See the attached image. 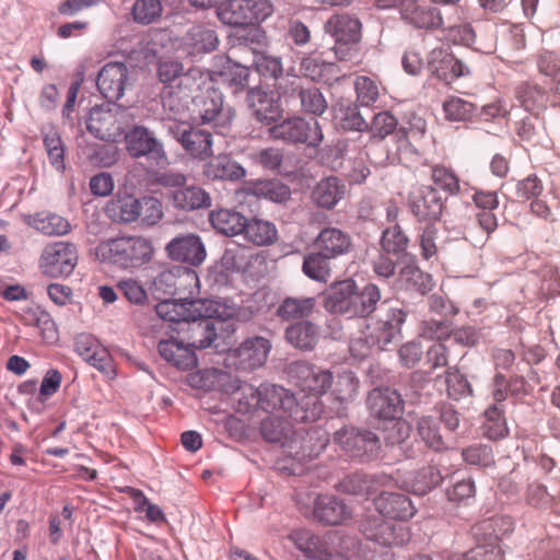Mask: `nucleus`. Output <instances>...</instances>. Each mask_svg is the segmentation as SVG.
Here are the masks:
<instances>
[{"mask_svg":"<svg viewBox=\"0 0 560 560\" xmlns=\"http://www.w3.org/2000/svg\"><path fill=\"white\" fill-rule=\"evenodd\" d=\"M293 420L283 415H269L260 424V433L268 442H280L284 452L299 460L317 456L327 445V438L318 431H307L304 435L292 430Z\"/></svg>","mask_w":560,"mask_h":560,"instance_id":"obj_1","label":"nucleus"},{"mask_svg":"<svg viewBox=\"0 0 560 560\" xmlns=\"http://www.w3.org/2000/svg\"><path fill=\"white\" fill-rule=\"evenodd\" d=\"M259 409L270 415H283L296 423L314 422L324 412V406L316 397L296 399L282 386L261 385Z\"/></svg>","mask_w":560,"mask_h":560,"instance_id":"obj_2","label":"nucleus"},{"mask_svg":"<svg viewBox=\"0 0 560 560\" xmlns=\"http://www.w3.org/2000/svg\"><path fill=\"white\" fill-rule=\"evenodd\" d=\"M153 253L151 241L135 235L112 238L100 243L95 248L98 259L120 269H137L148 264Z\"/></svg>","mask_w":560,"mask_h":560,"instance_id":"obj_3","label":"nucleus"},{"mask_svg":"<svg viewBox=\"0 0 560 560\" xmlns=\"http://www.w3.org/2000/svg\"><path fill=\"white\" fill-rule=\"evenodd\" d=\"M177 334L184 332L182 338L186 347L194 352L196 349L210 347L217 339H225L235 331V323L213 317L211 312L202 310V315L188 320L182 328H174Z\"/></svg>","mask_w":560,"mask_h":560,"instance_id":"obj_4","label":"nucleus"},{"mask_svg":"<svg viewBox=\"0 0 560 560\" xmlns=\"http://www.w3.org/2000/svg\"><path fill=\"white\" fill-rule=\"evenodd\" d=\"M270 0H228L218 9V18L233 27L256 26L273 14Z\"/></svg>","mask_w":560,"mask_h":560,"instance_id":"obj_5","label":"nucleus"},{"mask_svg":"<svg viewBox=\"0 0 560 560\" xmlns=\"http://www.w3.org/2000/svg\"><path fill=\"white\" fill-rule=\"evenodd\" d=\"M324 30L334 38L332 49L339 60H350L355 56L361 40L359 19L347 13L332 14L325 23Z\"/></svg>","mask_w":560,"mask_h":560,"instance_id":"obj_6","label":"nucleus"},{"mask_svg":"<svg viewBox=\"0 0 560 560\" xmlns=\"http://www.w3.org/2000/svg\"><path fill=\"white\" fill-rule=\"evenodd\" d=\"M78 249L69 242L47 244L38 260L40 272L49 278H67L78 265Z\"/></svg>","mask_w":560,"mask_h":560,"instance_id":"obj_7","label":"nucleus"},{"mask_svg":"<svg viewBox=\"0 0 560 560\" xmlns=\"http://www.w3.org/2000/svg\"><path fill=\"white\" fill-rule=\"evenodd\" d=\"M271 350L270 341L265 337H250L237 348L229 350L225 354V365L235 370L250 372L261 368Z\"/></svg>","mask_w":560,"mask_h":560,"instance_id":"obj_8","label":"nucleus"},{"mask_svg":"<svg viewBox=\"0 0 560 560\" xmlns=\"http://www.w3.org/2000/svg\"><path fill=\"white\" fill-rule=\"evenodd\" d=\"M406 317V312L400 307L383 306L377 319L366 326V341L377 350L385 349L399 336Z\"/></svg>","mask_w":560,"mask_h":560,"instance_id":"obj_9","label":"nucleus"},{"mask_svg":"<svg viewBox=\"0 0 560 560\" xmlns=\"http://www.w3.org/2000/svg\"><path fill=\"white\" fill-rule=\"evenodd\" d=\"M334 442L350 457L361 460L374 458L381 447L375 433L353 427H345L334 434Z\"/></svg>","mask_w":560,"mask_h":560,"instance_id":"obj_10","label":"nucleus"},{"mask_svg":"<svg viewBox=\"0 0 560 560\" xmlns=\"http://www.w3.org/2000/svg\"><path fill=\"white\" fill-rule=\"evenodd\" d=\"M291 375L295 378L296 386L304 393L299 399L316 397L327 393L332 386L334 374L305 361H299L291 365Z\"/></svg>","mask_w":560,"mask_h":560,"instance_id":"obj_11","label":"nucleus"},{"mask_svg":"<svg viewBox=\"0 0 560 560\" xmlns=\"http://www.w3.org/2000/svg\"><path fill=\"white\" fill-rule=\"evenodd\" d=\"M273 138L291 143H304L308 147H319L324 140L322 127L316 119L310 121L301 118H290L271 128Z\"/></svg>","mask_w":560,"mask_h":560,"instance_id":"obj_12","label":"nucleus"},{"mask_svg":"<svg viewBox=\"0 0 560 560\" xmlns=\"http://www.w3.org/2000/svg\"><path fill=\"white\" fill-rule=\"evenodd\" d=\"M366 539L381 546H401L409 541L410 533L406 525L385 521L381 515L366 517L360 525Z\"/></svg>","mask_w":560,"mask_h":560,"instance_id":"obj_13","label":"nucleus"},{"mask_svg":"<svg viewBox=\"0 0 560 560\" xmlns=\"http://www.w3.org/2000/svg\"><path fill=\"white\" fill-rule=\"evenodd\" d=\"M74 351L105 377L108 380L115 378L116 366L114 359L94 336L85 332L79 334L74 338Z\"/></svg>","mask_w":560,"mask_h":560,"instance_id":"obj_14","label":"nucleus"},{"mask_svg":"<svg viewBox=\"0 0 560 560\" xmlns=\"http://www.w3.org/2000/svg\"><path fill=\"white\" fill-rule=\"evenodd\" d=\"M126 149L133 158L148 156L156 164L167 161L163 144L151 131L142 126H135L125 136Z\"/></svg>","mask_w":560,"mask_h":560,"instance_id":"obj_15","label":"nucleus"},{"mask_svg":"<svg viewBox=\"0 0 560 560\" xmlns=\"http://www.w3.org/2000/svg\"><path fill=\"white\" fill-rule=\"evenodd\" d=\"M409 208L419 221H438L444 209L440 192L430 185L413 188L408 198Z\"/></svg>","mask_w":560,"mask_h":560,"instance_id":"obj_16","label":"nucleus"},{"mask_svg":"<svg viewBox=\"0 0 560 560\" xmlns=\"http://www.w3.org/2000/svg\"><path fill=\"white\" fill-rule=\"evenodd\" d=\"M170 131L191 158L202 161L212 155V139L209 131L186 124L174 125L170 127Z\"/></svg>","mask_w":560,"mask_h":560,"instance_id":"obj_17","label":"nucleus"},{"mask_svg":"<svg viewBox=\"0 0 560 560\" xmlns=\"http://www.w3.org/2000/svg\"><path fill=\"white\" fill-rule=\"evenodd\" d=\"M165 250L172 260L195 267L201 265L207 256L200 236L194 233L177 235L167 243Z\"/></svg>","mask_w":560,"mask_h":560,"instance_id":"obj_18","label":"nucleus"},{"mask_svg":"<svg viewBox=\"0 0 560 560\" xmlns=\"http://www.w3.org/2000/svg\"><path fill=\"white\" fill-rule=\"evenodd\" d=\"M313 517L325 525H343L352 518L351 508L341 499L331 494H319L314 500Z\"/></svg>","mask_w":560,"mask_h":560,"instance_id":"obj_19","label":"nucleus"},{"mask_svg":"<svg viewBox=\"0 0 560 560\" xmlns=\"http://www.w3.org/2000/svg\"><path fill=\"white\" fill-rule=\"evenodd\" d=\"M128 80V68L124 62H108L98 72L96 85L109 102L122 97Z\"/></svg>","mask_w":560,"mask_h":560,"instance_id":"obj_20","label":"nucleus"},{"mask_svg":"<svg viewBox=\"0 0 560 560\" xmlns=\"http://www.w3.org/2000/svg\"><path fill=\"white\" fill-rule=\"evenodd\" d=\"M366 404L372 416L378 419L395 420L404 408L400 394L392 388H374L369 393Z\"/></svg>","mask_w":560,"mask_h":560,"instance_id":"obj_21","label":"nucleus"},{"mask_svg":"<svg viewBox=\"0 0 560 560\" xmlns=\"http://www.w3.org/2000/svg\"><path fill=\"white\" fill-rule=\"evenodd\" d=\"M203 302L194 301H162L155 306V312L165 322L177 324L182 328L188 320L202 315Z\"/></svg>","mask_w":560,"mask_h":560,"instance_id":"obj_22","label":"nucleus"},{"mask_svg":"<svg viewBox=\"0 0 560 560\" xmlns=\"http://www.w3.org/2000/svg\"><path fill=\"white\" fill-rule=\"evenodd\" d=\"M246 40L250 42L254 60L253 63L261 75L277 79L283 72L282 61L279 57L268 55L260 51L259 48L265 45L266 35L265 32L259 28H254L248 32Z\"/></svg>","mask_w":560,"mask_h":560,"instance_id":"obj_23","label":"nucleus"},{"mask_svg":"<svg viewBox=\"0 0 560 560\" xmlns=\"http://www.w3.org/2000/svg\"><path fill=\"white\" fill-rule=\"evenodd\" d=\"M86 128L92 135L104 141H116L117 137L121 135V126L116 113L103 107H94L90 110Z\"/></svg>","mask_w":560,"mask_h":560,"instance_id":"obj_24","label":"nucleus"},{"mask_svg":"<svg viewBox=\"0 0 560 560\" xmlns=\"http://www.w3.org/2000/svg\"><path fill=\"white\" fill-rule=\"evenodd\" d=\"M400 14L402 20L417 28L435 30L443 26V18L438 9L420 5L416 0H404Z\"/></svg>","mask_w":560,"mask_h":560,"instance_id":"obj_25","label":"nucleus"},{"mask_svg":"<svg viewBox=\"0 0 560 560\" xmlns=\"http://www.w3.org/2000/svg\"><path fill=\"white\" fill-rule=\"evenodd\" d=\"M374 505L382 516L393 520L407 521L416 513L410 499L400 492L382 491L374 499Z\"/></svg>","mask_w":560,"mask_h":560,"instance_id":"obj_26","label":"nucleus"},{"mask_svg":"<svg viewBox=\"0 0 560 560\" xmlns=\"http://www.w3.org/2000/svg\"><path fill=\"white\" fill-rule=\"evenodd\" d=\"M429 68L432 73L445 82L470 74L468 66L446 49H433L431 51Z\"/></svg>","mask_w":560,"mask_h":560,"instance_id":"obj_27","label":"nucleus"},{"mask_svg":"<svg viewBox=\"0 0 560 560\" xmlns=\"http://www.w3.org/2000/svg\"><path fill=\"white\" fill-rule=\"evenodd\" d=\"M247 103L256 119L262 124L270 125L281 117L279 100L272 92L255 88L247 93Z\"/></svg>","mask_w":560,"mask_h":560,"instance_id":"obj_28","label":"nucleus"},{"mask_svg":"<svg viewBox=\"0 0 560 560\" xmlns=\"http://www.w3.org/2000/svg\"><path fill=\"white\" fill-rule=\"evenodd\" d=\"M234 115L231 108L223 107L222 96L215 91L203 98L199 109L201 122L211 124L219 132H223L231 125Z\"/></svg>","mask_w":560,"mask_h":560,"instance_id":"obj_29","label":"nucleus"},{"mask_svg":"<svg viewBox=\"0 0 560 560\" xmlns=\"http://www.w3.org/2000/svg\"><path fill=\"white\" fill-rule=\"evenodd\" d=\"M160 355L171 364L182 370H190L197 365L195 352L186 347L184 340L171 337L160 340L158 345Z\"/></svg>","mask_w":560,"mask_h":560,"instance_id":"obj_30","label":"nucleus"},{"mask_svg":"<svg viewBox=\"0 0 560 560\" xmlns=\"http://www.w3.org/2000/svg\"><path fill=\"white\" fill-rule=\"evenodd\" d=\"M315 246L326 257L336 258L351 250L352 242L347 232L337 228L323 229L315 240Z\"/></svg>","mask_w":560,"mask_h":560,"instance_id":"obj_31","label":"nucleus"},{"mask_svg":"<svg viewBox=\"0 0 560 560\" xmlns=\"http://www.w3.org/2000/svg\"><path fill=\"white\" fill-rule=\"evenodd\" d=\"M358 288L352 279H346L334 283L325 299L324 306L330 313L349 315L351 312V299L354 298Z\"/></svg>","mask_w":560,"mask_h":560,"instance_id":"obj_32","label":"nucleus"},{"mask_svg":"<svg viewBox=\"0 0 560 560\" xmlns=\"http://www.w3.org/2000/svg\"><path fill=\"white\" fill-rule=\"evenodd\" d=\"M514 530V521L506 515H495L483 520L471 527L474 538L488 539L501 545L503 537Z\"/></svg>","mask_w":560,"mask_h":560,"instance_id":"obj_33","label":"nucleus"},{"mask_svg":"<svg viewBox=\"0 0 560 560\" xmlns=\"http://www.w3.org/2000/svg\"><path fill=\"white\" fill-rule=\"evenodd\" d=\"M389 481L386 476H369L362 472H353L346 476L337 485V490L347 494H371Z\"/></svg>","mask_w":560,"mask_h":560,"instance_id":"obj_34","label":"nucleus"},{"mask_svg":"<svg viewBox=\"0 0 560 560\" xmlns=\"http://www.w3.org/2000/svg\"><path fill=\"white\" fill-rule=\"evenodd\" d=\"M167 196L175 208L185 211L207 208L211 203L209 194L201 187L195 185L183 186L180 189L170 190Z\"/></svg>","mask_w":560,"mask_h":560,"instance_id":"obj_35","label":"nucleus"},{"mask_svg":"<svg viewBox=\"0 0 560 560\" xmlns=\"http://www.w3.org/2000/svg\"><path fill=\"white\" fill-rule=\"evenodd\" d=\"M184 46L189 55L212 51L218 46V36L213 28L206 25L192 26L184 36Z\"/></svg>","mask_w":560,"mask_h":560,"instance_id":"obj_36","label":"nucleus"},{"mask_svg":"<svg viewBox=\"0 0 560 560\" xmlns=\"http://www.w3.org/2000/svg\"><path fill=\"white\" fill-rule=\"evenodd\" d=\"M138 199L129 194L117 195L105 206V213L114 222L131 223L139 220Z\"/></svg>","mask_w":560,"mask_h":560,"instance_id":"obj_37","label":"nucleus"},{"mask_svg":"<svg viewBox=\"0 0 560 560\" xmlns=\"http://www.w3.org/2000/svg\"><path fill=\"white\" fill-rule=\"evenodd\" d=\"M345 194L346 185L339 178L330 176L317 183L312 198L318 207L330 209L343 198Z\"/></svg>","mask_w":560,"mask_h":560,"instance_id":"obj_38","label":"nucleus"},{"mask_svg":"<svg viewBox=\"0 0 560 560\" xmlns=\"http://www.w3.org/2000/svg\"><path fill=\"white\" fill-rule=\"evenodd\" d=\"M211 225L221 234L233 236L243 233L246 228V218L240 212L219 209L210 212Z\"/></svg>","mask_w":560,"mask_h":560,"instance_id":"obj_39","label":"nucleus"},{"mask_svg":"<svg viewBox=\"0 0 560 560\" xmlns=\"http://www.w3.org/2000/svg\"><path fill=\"white\" fill-rule=\"evenodd\" d=\"M205 174L211 179L237 180L245 176V170L229 155L220 154L207 163Z\"/></svg>","mask_w":560,"mask_h":560,"instance_id":"obj_40","label":"nucleus"},{"mask_svg":"<svg viewBox=\"0 0 560 560\" xmlns=\"http://www.w3.org/2000/svg\"><path fill=\"white\" fill-rule=\"evenodd\" d=\"M318 328L311 322H300L285 330V338L290 345L301 350H312L318 341Z\"/></svg>","mask_w":560,"mask_h":560,"instance_id":"obj_41","label":"nucleus"},{"mask_svg":"<svg viewBox=\"0 0 560 560\" xmlns=\"http://www.w3.org/2000/svg\"><path fill=\"white\" fill-rule=\"evenodd\" d=\"M289 538L308 560H315L322 557L324 550L327 548V544L322 537L305 528L293 530Z\"/></svg>","mask_w":560,"mask_h":560,"instance_id":"obj_42","label":"nucleus"},{"mask_svg":"<svg viewBox=\"0 0 560 560\" xmlns=\"http://www.w3.org/2000/svg\"><path fill=\"white\" fill-rule=\"evenodd\" d=\"M28 224L46 235H65L70 231V223L61 215L39 212L30 217Z\"/></svg>","mask_w":560,"mask_h":560,"instance_id":"obj_43","label":"nucleus"},{"mask_svg":"<svg viewBox=\"0 0 560 560\" xmlns=\"http://www.w3.org/2000/svg\"><path fill=\"white\" fill-rule=\"evenodd\" d=\"M315 304V298H287L278 306L277 315L283 320L308 317Z\"/></svg>","mask_w":560,"mask_h":560,"instance_id":"obj_44","label":"nucleus"},{"mask_svg":"<svg viewBox=\"0 0 560 560\" xmlns=\"http://www.w3.org/2000/svg\"><path fill=\"white\" fill-rule=\"evenodd\" d=\"M381 300V291L377 285L373 283L366 284L362 291H358L354 298L351 299V312L349 317L360 316L364 317L370 315L374 310L376 303Z\"/></svg>","mask_w":560,"mask_h":560,"instance_id":"obj_45","label":"nucleus"},{"mask_svg":"<svg viewBox=\"0 0 560 560\" xmlns=\"http://www.w3.org/2000/svg\"><path fill=\"white\" fill-rule=\"evenodd\" d=\"M243 233L246 240L258 246L272 244L277 240L276 226L271 222L260 219L246 220Z\"/></svg>","mask_w":560,"mask_h":560,"instance_id":"obj_46","label":"nucleus"},{"mask_svg":"<svg viewBox=\"0 0 560 560\" xmlns=\"http://www.w3.org/2000/svg\"><path fill=\"white\" fill-rule=\"evenodd\" d=\"M399 282L405 285L407 290H413L421 294H425L431 291L433 287L431 276L424 273L413 264H408L401 268L399 272Z\"/></svg>","mask_w":560,"mask_h":560,"instance_id":"obj_47","label":"nucleus"},{"mask_svg":"<svg viewBox=\"0 0 560 560\" xmlns=\"http://www.w3.org/2000/svg\"><path fill=\"white\" fill-rule=\"evenodd\" d=\"M359 380L352 371L342 370L334 375L331 394L340 402H348L354 398L358 392Z\"/></svg>","mask_w":560,"mask_h":560,"instance_id":"obj_48","label":"nucleus"},{"mask_svg":"<svg viewBox=\"0 0 560 560\" xmlns=\"http://www.w3.org/2000/svg\"><path fill=\"white\" fill-rule=\"evenodd\" d=\"M322 252L311 253L304 257L303 272L311 279L319 282H327L331 275L329 260Z\"/></svg>","mask_w":560,"mask_h":560,"instance_id":"obj_49","label":"nucleus"},{"mask_svg":"<svg viewBox=\"0 0 560 560\" xmlns=\"http://www.w3.org/2000/svg\"><path fill=\"white\" fill-rule=\"evenodd\" d=\"M483 430L485 435L491 440L502 439L508 434L502 405H492L486 409Z\"/></svg>","mask_w":560,"mask_h":560,"instance_id":"obj_50","label":"nucleus"},{"mask_svg":"<svg viewBox=\"0 0 560 560\" xmlns=\"http://www.w3.org/2000/svg\"><path fill=\"white\" fill-rule=\"evenodd\" d=\"M163 12L161 0H135L131 8L132 20L149 25L160 20Z\"/></svg>","mask_w":560,"mask_h":560,"instance_id":"obj_51","label":"nucleus"},{"mask_svg":"<svg viewBox=\"0 0 560 560\" xmlns=\"http://www.w3.org/2000/svg\"><path fill=\"white\" fill-rule=\"evenodd\" d=\"M417 432L425 445L434 451L445 448L436 420L431 416L421 417L417 422Z\"/></svg>","mask_w":560,"mask_h":560,"instance_id":"obj_52","label":"nucleus"},{"mask_svg":"<svg viewBox=\"0 0 560 560\" xmlns=\"http://www.w3.org/2000/svg\"><path fill=\"white\" fill-rule=\"evenodd\" d=\"M430 177L432 183L438 188L442 189L448 195L455 196L460 192L459 178L451 167L435 164L431 167Z\"/></svg>","mask_w":560,"mask_h":560,"instance_id":"obj_53","label":"nucleus"},{"mask_svg":"<svg viewBox=\"0 0 560 560\" xmlns=\"http://www.w3.org/2000/svg\"><path fill=\"white\" fill-rule=\"evenodd\" d=\"M516 133L525 142L540 144L545 135L544 124L537 116L527 115L516 124Z\"/></svg>","mask_w":560,"mask_h":560,"instance_id":"obj_54","label":"nucleus"},{"mask_svg":"<svg viewBox=\"0 0 560 560\" xmlns=\"http://www.w3.org/2000/svg\"><path fill=\"white\" fill-rule=\"evenodd\" d=\"M476 545L468 550L464 560H505L504 551L498 542L475 538Z\"/></svg>","mask_w":560,"mask_h":560,"instance_id":"obj_55","label":"nucleus"},{"mask_svg":"<svg viewBox=\"0 0 560 560\" xmlns=\"http://www.w3.org/2000/svg\"><path fill=\"white\" fill-rule=\"evenodd\" d=\"M261 385L255 387L248 383H241L233 393V399L237 404V411L248 412L259 408Z\"/></svg>","mask_w":560,"mask_h":560,"instance_id":"obj_56","label":"nucleus"},{"mask_svg":"<svg viewBox=\"0 0 560 560\" xmlns=\"http://www.w3.org/2000/svg\"><path fill=\"white\" fill-rule=\"evenodd\" d=\"M445 384L448 397L454 400H459L472 395L471 385L455 368H448L445 371Z\"/></svg>","mask_w":560,"mask_h":560,"instance_id":"obj_57","label":"nucleus"},{"mask_svg":"<svg viewBox=\"0 0 560 560\" xmlns=\"http://www.w3.org/2000/svg\"><path fill=\"white\" fill-rule=\"evenodd\" d=\"M408 243L399 225L387 228L382 233L381 247L385 254L399 255L407 249Z\"/></svg>","mask_w":560,"mask_h":560,"instance_id":"obj_58","label":"nucleus"},{"mask_svg":"<svg viewBox=\"0 0 560 560\" xmlns=\"http://www.w3.org/2000/svg\"><path fill=\"white\" fill-rule=\"evenodd\" d=\"M452 332V322L446 319L429 318L422 320L420 325V336L429 340H436L438 342L448 339Z\"/></svg>","mask_w":560,"mask_h":560,"instance_id":"obj_59","label":"nucleus"},{"mask_svg":"<svg viewBox=\"0 0 560 560\" xmlns=\"http://www.w3.org/2000/svg\"><path fill=\"white\" fill-rule=\"evenodd\" d=\"M44 145L50 164L58 172H62L65 164V145L57 131L50 130L44 136Z\"/></svg>","mask_w":560,"mask_h":560,"instance_id":"obj_60","label":"nucleus"},{"mask_svg":"<svg viewBox=\"0 0 560 560\" xmlns=\"http://www.w3.org/2000/svg\"><path fill=\"white\" fill-rule=\"evenodd\" d=\"M118 292L131 304L144 305L149 295L141 281L133 278H125L117 282Z\"/></svg>","mask_w":560,"mask_h":560,"instance_id":"obj_61","label":"nucleus"},{"mask_svg":"<svg viewBox=\"0 0 560 560\" xmlns=\"http://www.w3.org/2000/svg\"><path fill=\"white\" fill-rule=\"evenodd\" d=\"M254 194L275 202H282L289 199L290 188L279 180H261L254 185Z\"/></svg>","mask_w":560,"mask_h":560,"instance_id":"obj_62","label":"nucleus"},{"mask_svg":"<svg viewBox=\"0 0 560 560\" xmlns=\"http://www.w3.org/2000/svg\"><path fill=\"white\" fill-rule=\"evenodd\" d=\"M516 97L525 109L534 110L536 107L544 105L546 92L537 84L522 83L516 89Z\"/></svg>","mask_w":560,"mask_h":560,"instance_id":"obj_63","label":"nucleus"},{"mask_svg":"<svg viewBox=\"0 0 560 560\" xmlns=\"http://www.w3.org/2000/svg\"><path fill=\"white\" fill-rule=\"evenodd\" d=\"M440 481L441 474L435 467H423L413 477L411 489L416 494L423 495L436 487Z\"/></svg>","mask_w":560,"mask_h":560,"instance_id":"obj_64","label":"nucleus"}]
</instances>
